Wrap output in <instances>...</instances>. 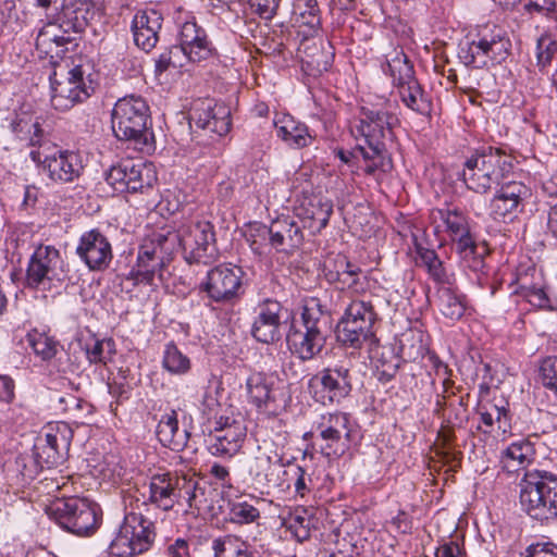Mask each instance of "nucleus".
I'll use <instances>...</instances> for the list:
<instances>
[{"instance_id":"1","label":"nucleus","mask_w":557,"mask_h":557,"mask_svg":"<svg viewBox=\"0 0 557 557\" xmlns=\"http://www.w3.org/2000/svg\"><path fill=\"white\" fill-rule=\"evenodd\" d=\"M325 317L318 298L304 301L300 317L295 318L286 335L289 351L299 360L307 362L315 359L324 349Z\"/></svg>"},{"instance_id":"2","label":"nucleus","mask_w":557,"mask_h":557,"mask_svg":"<svg viewBox=\"0 0 557 557\" xmlns=\"http://www.w3.org/2000/svg\"><path fill=\"white\" fill-rule=\"evenodd\" d=\"M430 218L434 232L446 235L465 267L474 272L484 268V260L478 253L470 219L463 210L456 206L436 208L431 211Z\"/></svg>"},{"instance_id":"3","label":"nucleus","mask_w":557,"mask_h":557,"mask_svg":"<svg viewBox=\"0 0 557 557\" xmlns=\"http://www.w3.org/2000/svg\"><path fill=\"white\" fill-rule=\"evenodd\" d=\"M111 122L117 139L131 141L139 150L153 149L149 107L144 98L134 95L120 98L112 109Z\"/></svg>"},{"instance_id":"4","label":"nucleus","mask_w":557,"mask_h":557,"mask_svg":"<svg viewBox=\"0 0 557 557\" xmlns=\"http://www.w3.org/2000/svg\"><path fill=\"white\" fill-rule=\"evenodd\" d=\"M164 239L163 249L174 253L183 249L187 262L208 264L214 261L216 248L214 245L213 225L208 221L185 223L177 230L162 227Z\"/></svg>"},{"instance_id":"5","label":"nucleus","mask_w":557,"mask_h":557,"mask_svg":"<svg viewBox=\"0 0 557 557\" xmlns=\"http://www.w3.org/2000/svg\"><path fill=\"white\" fill-rule=\"evenodd\" d=\"M40 506L49 520L76 535H90L100 523L99 506L87 498H48Z\"/></svg>"},{"instance_id":"6","label":"nucleus","mask_w":557,"mask_h":557,"mask_svg":"<svg viewBox=\"0 0 557 557\" xmlns=\"http://www.w3.org/2000/svg\"><path fill=\"white\" fill-rule=\"evenodd\" d=\"M520 505L534 520L557 517V475L545 470H529L520 481Z\"/></svg>"},{"instance_id":"7","label":"nucleus","mask_w":557,"mask_h":557,"mask_svg":"<svg viewBox=\"0 0 557 557\" xmlns=\"http://www.w3.org/2000/svg\"><path fill=\"white\" fill-rule=\"evenodd\" d=\"M510 48L511 42L503 29L485 26L460 42L458 58L466 66L484 69L504 62Z\"/></svg>"},{"instance_id":"8","label":"nucleus","mask_w":557,"mask_h":557,"mask_svg":"<svg viewBox=\"0 0 557 557\" xmlns=\"http://www.w3.org/2000/svg\"><path fill=\"white\" fill-rule=\"evenodd\" d=\"M510 163L500 149L488 147L475 151L465 162L462 180L468 189L486 194L494 185H499Z\"/></svg>"},{"instance_id":"9","label":"nucleus","mask_w":557,"mask_h":557,"mask_svg":"<svg viewBox=\"0 0 557 557\" xmlns=\"http://www.w3.org/2000/svg\"><path fill=\"white\" fill-rule=\"evenodd\" d=\"M37 164L42 173L54 183H71L78 178L84 170L83 158L78 151L64 150L50 141L37 127Z\"/></svg>"},{"instance_id":"10","label":"nucleus","mask_w":557,"mask_h":557,"mask_svg":"<svg viewBox=\"0 0 557 557\" xmlns=\"http://www.w3.org/2000/svg\"><path fill=\"white\" fill-rule=\"evenodd\" d=\"M153 523L141 513L128 512L109 546L115 557H134L147 552L154 541Z\"/></svg>"},{"instance_id":"11","label":"nucleus","mask_w":557,"mask_h":557,"mask_svg":"<svg viewBox=\"0 0 557 557\" xmlns=\"http://www.w3.org/2000/svg\"><path fill=\"white\" fill-rule=\"evenodd\" d=\"M398 124V117L392 111L391 106L361 107L358 122L351 128V134L357 140L362 139L368 147L386 146L394 137V127Z\"/></svg>"},{"instance_id":"12","label":"nucleus","mask_w":557,"mask_h":557,"mask_svg":"<svg viewBox=\"0 0 557 557\" xmlns=\"http://www.w3.org/2000/svg\"><path fill=\"white\" fill-rule=\"evenodd\" d=\"M161 236V230L153 232L139 246L136 263L126 277L134 285H152L156 274L171 260L173 253L163 249L164 239Z\"/></svg>"},{"instance_id":"13","label":"nucleus","mask_w":557,"mask_h":557,"mask_svg":"<svg viewBox=\"0 0 557 557\" xmlns=\"http://www.w3.org/2000/svg\"><path fill=\"white\" fill-rule=\"evenodd\" d=\"M308 388L315 401L338 404L352 389L350 369L345 364L324 368L309 380Z\"/></svg>"},{"instance_id":"14","label":"nucleus","mask_w":557,"mask_h":557,"mask_svg":"<svg viewBox=\"0 0 557 557\" xmlns=\"http://www.w3.org/2000/svg\"><path fill=\"white\" fill-rule=\"evenodd\" d=\"M249 404L259 412L276 416L284 407V394L280 379L273 373L251 372L246 379Z\"/></svg>"},{"instance_id":"15","label":"nucleus","mask_w":557,"mask_h":557,"mask_svg":"<svg viewBox=\"0 0 557 557\" xmlns=\"http://www.w3.org/2000/svg\"><path fill=\"white\" fill-rule=\"evenodd\" d=\"M317 441H320L321 453L331 458L342 456L350 444V419L344 412L321 414L315 422Z\"/></svg>"},{"instance_id":"16","label":"nucleus","mask_w":557,"mask_h":557,"mask_svg":"<svg viewBox=\"0 0 557 557\" xmlns=\"http://www.w3.org/2000/svg\"><path fill=\"white\" fill-rule=\"evenodd\" d=\"M106 181L117 193H137L151 187L157 174L151 163L125 159L111 166Z\"/></svg>"},{"instance_id":"17","label":"nucleus","mask_w":557,"mask_h":557,"mask_svg":"<svg viewBox=\"0 0 557 557\" xmlns=\"http://www.w3.org/2000/svg\"><path fill=\"white\" fill-rule=\"evenodd\" d=\"M64 7V15L73 18L81 24L82 22L87 21V15L89 13V3L87 0H79V4L72 3V0H63L62 3H59V0H37V10L42 9L45 11V26L49 29H45L42 27L37 34V49L39 46H45L47 44H55L60 46L63 41V37L60 36L59 27L57 25L60 16V8ZM41 14L37 11V16Z\"/></svg>"},{"instance_id":"18","label":"nucleus","mask_w":557,"mask_h":557,"mask_svg":"<svg viewBox=\"0 0 557 557\" xmlns=\"http://www.w3.org/2000/svg\"><path fill=\"white\" fill-rule=\"evenodd\" d=\"M209 435L208 449L216 457L232 458L242 448L247 428L239 417L220 414Z\"/></svg>"},{"instance_id":"19","label":"nucleus","mask_w":557,"mask_h":557,"mask_svg":"<svg viewBox=\"0 0 557 557\" xmlns=\"http://www.w3.org/2000/svg\"><path fill=\"white\" fill-rule=\"evenodd\" d=\"M48 78L50 82V102L57 110L65 111L90 96L81 66H75L69 71V76L63 82L57 79V71H53L52 74L49 73Z\"/></svg>"},{"instance_id":"20","label":"nucleus","mask_w":557,"mask_h":557,"mask_svg":"<svg viewBox=\"0 0 557 557\" xmlns=\"http://www.w3.org/2000/svg\"><path fill=\"white\" fill-rule=\"evenodd\" d=\"M243 271L226 264L211 269L201 283V289L215 302H232L239 297Z\"/></svg>"},{"instance_id":"21","label":"nucleus","mask_w":557,"mask_h":557,"mask_svg":"<svg viewBox=\"0 0 557 557\" xmlns=\"http://www.w3.org/2000/svg\"><path fill=\"white\" fill-rule=\"evenodd\" d=\"M529 188L521 182L503 183L490 201V215L494 221L513 222L523 211Z\"/></svg>"},{"instance_id":"22","label":"nucleus","mask_w":557,"mask_h":557,"mask_svg":"<svg viewBox=\"0 0 557 557\" xmlns=\"http://www.w3.org/2000/svg\"><path fill=\"white\" fill-rule=\"evenodd\" d=\"M178 49L185 59L190 62H201L212 55L213 47L208 39L206 30L196 23L194 16H188L184 21L177 20Z\"/></svg>"},{"instance_id":"23","label":"nucleus","mask_w":557,"mask_h":557,"mask_svg":"<svg viewBox=\"0 0 557 557\" xmlns=\"http://www.w3.org/2000/svg\"><path fill=\"white\" fill-rule=\"evenodd\" d=\"M76 255L90 271L106 270L113 259L109 239L97 228L87 231L81 236Z\"/></svg>"},{"instance_id":"24","label":"nucleus","mask_w":557,"mask_h":557,"mask_svg":"<svg viewBox=\"0 0 557 557\" xmlns=\"http://www.w3.org/2000/svg\"><path fill=\"white\" fill-rule=\"evenodd\" d=\"M283 306L280 301L264 299L256 308V317L251 325L252 337L263 344L280 341Z\"/></svg>"},{"instance_id":"25","label":"nucleus","mask_w":557,"mask_h":557,"mask_svg":"<svg viewBox=\"0 0 557 557\" xmlns=\"http://www.w3.org/2000/svg\"><path fill=\"white\" fill-rule=\"evenodd\" d=\"M190 121L197 127L218 136H224L231 129L230 109L212 99L198 100L191 109Z\"/></svg>"},{"instance_id":"26","label":"nucleus","mask_w":557,"mask_h":557,"mask_svg":"<svg viewBox=\"0 0 557 557\" xmlns=\"http://www.w3.org/2000/svg\"><path fill=\"white\" fill-rule=\"evenodd\" d=\"M332 213V200L320 195L305 197L299 207L296 208V215L301 220L302 226L308 228L311 234L320 233L325 228Z\"/></svg>"},{"instance_id":"27","label":"nucleus","mask_w":557,"mask_h":557,"mask_svg":"<svg viewBox=\"0 0 557 557\" xmlns=\"http://www.w3.org/2000/svg\"><path fill=\"white\" fill-rule=\"evenodd\" d=\"M162 16L156 10L138 11L132 21V32L135 45L148 52L159 40Z\"/></svg>"},{"instance_id":"28","label":"nucleus","mask_w":557,"mask_h":557,"mask_svg":"<svg viewBox=\"0 0 557 557\" xmlns=\"http://www.w3.org/2000/svg\"><path fill=\"white\" fill-rule=\"evenodd\" d=\"M178 475L170 472L154 474L149 481V502L158 508L168 511L177 503Z\"/></svg>"},{"instance_id":"29","label":"nucleus","mask_w":557,"mask_h":557,"mask_svg":"<svg viewBox=\"0 0 557 557\" xmlns=\"http://www.w3.org/2000/svg\"><path fill=\"white\" fill-rule=\"evenodd\" d=\"M62 260L59 251L51 246L37 247V289L45 277L49 281V288L61 287L63 277Z\"/></svg>"},{"instance_id":"30","label":"nucleus","mask_w":557,"mask_h":557,"mask_svg":"<svg viewBox=\"0 0 557 557\" xmlns=\"http://www.w3.org/2000/svg\"><path fill=\"white\" fill-rule=\"evenodd\" d=\"M276 134L293 148L308 147L313 141V135L308 126L295 120L290 114H281L274 119Z\"/></svg>"},{"instance_id":"31","label":"nucleus","mask_w":557,"mask_h":557,"mask_svg":"<svg viewBox=\"0 0 557 557\" xmlns=\"http://www.w3.org/2000/svg\"><path fill=\"white\" fill-rule=\"evenodd\" d=\"M373 324L352 322L342 319L338 324L337 338L345 346L352 349H371L375 344Z\"/></svg>"},{"instance_id":"32","label":"nucleus","mask_w":557,"mask_h":557,"mask_svg":"<svg viewBox=\"0 0 557 557\" xmlns=\"http://www.w3.org/2000/svg\"><path fill=\"white\" fill-rule=\"evenodd\" d=\"M385 147L386 146H382L376 149V147H364L361 144L357 145V151L360 152V158L363 162L360 168L366 175L373 177L379 184L393 168L392 160L386 153Z\"/></svg>"},{"instance_id":"33","label":"nucleus","mask_w":557,"mask_h":557,"mask_svg":"<svg viewBox=\"0 0 557 557\" xmlns=\"http://www.w3.org/2000/svg\"><path fill=\"white\" fill-rule=\"evenodd\" d=\"M156 433L160 443L172 450H181L187 444L188 433L178 428L177 413L174 410L162 414Z\"/></svg>"},{"instance_id":"34","label":"nucleus","mask_w":557,"mask_h":557,"mask_svg":"<svg viewBox=\"0 0 557 557\" xmlns=\"http://www.w3.org/2000/svg\"><path fill=\"white\" fill-rule=\"evenodd\" d=\"M515 294L535 308L546 309L550 307V299L541 282V277L535 282L527 273L519 274Z\"/></svg>"},{"instance_id":"35","label":"nucleus","mask_w":557,"mask_h":557,"mask_svg":"<svg viewBox=\"0 0 557 557\" xmlns=\"http://www.w3.org/2000/svg\"><path fill=\"white\" fill-rule=\"evenodd\" d=\"M533 445L525 440L511 443L502 456L504 469L508 472H516L524 468L533 458Z\"/></svg>"},{"instance_id":"36","label":"nucleus","mask_w":557,"mask_h":557,"mask_svg":"<svg viewBox=\"0 0 557 557\" xmlns=\"http://www.w3.org/2000/svg\"><path fill=\"white\" fill-rule=\"evenodd\" d=\"M438 309L447 319L457 321L467 310L466 298L453 288L443 286L438 289Z\"/></svg>"},{"instance_id":"37","label":"nucleus","mask_w":557,"mask_h":557,"mask_svg":"<svg viewBox=\"0 0 557 557\" xmlns=\"http://www.w3.org/2000/svg\"><path fill=\"white\" fill-rule=\"evenodd\" d=\"M162 368L172 375H185L191 369V360L174 343H168L162 354Z\"/></svg>"},{"instance_id":"38","label":"nucleus","mask_w":557,"mask_h":557,"mask_svg":"<svg viewBox=\"0 0 557 557\" xmlns=\"http://www.w3.org/2000/svg\"><path fill=\"white\" fill-rule=\"evenodd\" d=\"M60 354L61 345L59 342L46 335L37 337V356H39L41 361L46 363L48 374L60 372Z\"/></svg>"},{"instance_id":"39","label":"nucleus","mask_w":557,"mask_h":557,"mask_svg":"<svg viewBox=\"0 0 557 557\" xmlns=\"http://www.w3.org/2000/svg\"><path fill=\"white\" fill-rule=\"evenodd\" d=\"M398 91L401 101L409 109L418 113H426L430 110V102L417 79L398 86Z\"/></svg>"},{"instance_id":"40","label":"nucleus","mask_w":557,"mask_h":557,"mask_svg":"<svg viewBox=\"0 0 557 557\" xmlns=\"http://www.w3.org/2000/svg\"><path fill=\"white\" fill-rule=\"evenodd\" d=\"M248 473L256 486H269L274 474V465L271 457L263 453L255 456L249 463Z\"/></svg>"},{"instance_id":"41","label":"nucleus","mask_w":557,"mask_h":557,"mask_svg":"<svg viewBox=\"0 0 557 557\" xmlns=\"http://www.w3.org/2000/svg\"><path fill=\"white\" fill-rule=\"evenodd\" d=\"M387 67L397 87L416 79L413 66L404 52H396L387 62Z\"/></svg>"},{"instance_id":"42","label":"nucleus","mask_w":557,"mask_h":557,"mask_svg":"<svg viewBox=\"0 0 557 557\" xmlns=\"http://www.w3.org/2000/svg\"><path fill=\"white\" fill-rule=\"evenodd\" d=\"M178 480L177 503L185 500L190 508L199 509L202 503L200 497L205 496L203 488L199 487L198 481L191 476L178 475Z\"/></svg>"},{"instance_id":"43","label":"nucleus","mask_w":557,"mask_h":557,"mask_svg":"<svg viewBox=\"0 0 557 557\" xmlns=\"http://www.w3.org/2000/svg\"><path fill=\"white\" fill-rule=\"evenodd\" d=\"M336 280L343 284V287L359 292V282L362 275L361 269L351 263L345 257L336 260Z\"/></svg>"},{"instance_id":"44","label":"nucleus","mask_w":557,"mask_h":557,"mask_svg":"<svg viewBox=\"0 0 557 557\" xmlns=\"http://www.w3.org/2000/svg\"><path fill=\"white\" fill-rule=\"evenodd\" d=\"M481 421L487 425H497V429L503 433L507 432L510 428L508 411L505 406L495 404H486L480 409Z\"/></svg>"},{"instance_id":"45","label":"nucleus","mask_w":557,"mask_h":557,"mask_svg":"<svg viewBox=\"0 0 557 557\" xmlns=\"http://www.w3.org/2000/svg\"><path fill=\"white\" fill-rule=\"evenodd\" d=\"M344 320L352 322H362L363 324H373L376 313L370 301L356 299L350 302L345 311Z\"/></svg>"},{"instance_id":"46","label":"nucleus","mask_w":557,"mask_h":557,"mask_svg":"<svg viewBox=\"0 0 557 557\" xmlns=\"http://www.w3.org/2000/svg\"><path fill=\"white\" fill-rule=\"evenodd\" d=\"M400 351L409 359H416L423 356L425 346L423 333L420 330H408L401 334L399 339Z\"/></svg>"},{"instance_id":"47","label":"nucleus","mask_w":557,"mask_h":557,"mask_svg":"<svg viewBox=\"0 0 557 557\" xmlns=\"http://www.w3.org/2000/svg\"><path fill=\"white\" fill-rule=\"evenodd\" d=\"M557 53V40L549 34L541 35L536 40V65L541 71L548 67Z\"/></svg>"},{"instance_id":"48","label":"nucleus","mask_w":557,"mask_h":557,"mask_svg":"<svg viewBox=\"0 0 557 557\" xmlns=\"http://www.w3.org/2000/svg\"><path fill=\"white\" fill-rule=\"evenodd\" d=\"M115 354V344L112 338L97 339L91 346H87V359L91 363L107 364Z\"/></svg>"},{"instance_id":"49","label":"nucleus","mask_w":557,"mask_h":557,"mask_svg":"<svg viewBox=\"0 0 557 557\" xmlns=\"http://www.w3.org/2000/svg\"><path fill=\"white\" fill-rule=\"evenodd\" d=\"M230 521L236 524H249L260 518V511L247 502H234L230 504Z\"/></svg>"},{"instance_id":"50","label":"nucleus","mask_w":557,"mask_h":557,"mask_svg":"<svg viewBox=\"0 0 557 557\" xmlns=\"http://www.w3.org/2000/svg\"><path fill=\"white\" fill-rule=\"evenodd\" d=\"M185 60L182 49H178L176 46H172L158 57L156 60L154 72L157 75H161L170 69L183 67Z\"/></svg>"},{"instance_id":"51","label":"nucleus","mask_w":557,"mask_h":557,"mask_svg":"<svg viewBox=\"0 0 557 557\" xmlns=\"http://www.w3.org/2000/svg\"><path fill=\"white\" fill-rule=\"evenodd\" d=\"M39 450L37 451V467H40V472L37 470V478L44 473L45 468L48 472L54 473L53 468L62 461V455L53 446L40 445Z\"/></svg>"},{"instance_id":"52","label":"nucleus","mask_w":557,"mask_h":557,"mask_svg":"<svg viewBox=\"0 0 557 557\" xmlns=\"http://www.w3.org/2000/svg\"><path fill=\"white\" fill-rule=\"evenodd\" d=\"M541 382L557 398V357L552 356L545 358L540 367Z\"/></svg>"},{"instance_id":"53","label":"nucleus","mask_w":557,"mask_h":557,"mask_svg":"<svg viewBox=\"0 0 557 557\" xmlns=\"http://www.w3.org/2000/svg\"><path fill=\"white\" fill-rule=\"evenodd\" d=\"M255 230L257 231L256 235L261 237V239H269V245L271 248L281 250L283 249V246L287 245V242L284 238V234L277 226L276 222H274L271 226L255 223Z\"/></svg>"},{"instance_id":"54","label":"nucleus","mask_w":557,"mask_h":557,"mask_svg":"<svg viewBox=\"0 0 557 557\" xmlns=\"http://www.w3.org/2000/svg\"><path fill=\"white\" fill-rule=\"evenodd\" d=\"M276 223H277V226L280 227V230L284 234V238L287 242V246L296 247L301 243L302 236H301L300 227L294 221H289L288 219H283V220L276 221Z\"/></svg>"},{"instance_id":"55","label":"nucleus","mask_w":557,"mask_h":557,"mask_svg":"<svg viewBox=\"0 0 557 557\" xmlns=\"http://www.w3.org/2000/svg\"><path fill=\"white\" fill-rule=\"evenodd\" d=\"M240 545V539L236 535H225L223 537L215 539L212 543L214 550V557H222L224 553H231Z\"/></svg>"},{"instance_id":"56","label":"nucleus","mask_w":557,"mask_h":557,"mask_svg":"<svg viewBox=\"0 0 557 557\" xmlns=\"http://www.w3.org/2000/svg\"><path fill=\"white\" fill-rule=\"evenodd\" d=\"M57 472L50 473L49 475H44L39 479L37 485V493L50 495L53 492H57L64 484L63 476H57Z\"/></svg>"},{"instance_id":"57","label":"nucleus","mask_w":557,"mask_h":557,"mask_svg":"<svg viewBox=\"0 0 557 557\" xmlns=\"http://www.w3.org/2000/svg\"><path fill=\"white\" fill-rule=\"evenodd\" d=\"M280 0H252V7L260 17L271 20L278 8Z\"/></svg>"},{"instance_id":"58","label":"nucleus","mask_w":557,"mask_h":557,"mask_svg":"<svg viewBox=\"0 0 557 557\" xmlns=\"http://www.w3.org/2000/svg\"><path fill=\"white\" fill-rule=\"evenodd\" d=\"M428 273L430 276L440 284H447L450 285L453 283V275L449 274L444 267L441 259H438L436 262H434L431 267L428 269Z\"/></svg>"},{"instance_id":"59","label":"nucleus","mask_w":557,"mask_h":557,"mask_svg":"<svg viewBox=\"0 0 557 557\" xmlns=\"http://www.w3.org/2000/svg\"><path fill=\"white\" fill-rule=\"evenodd\" d=\"M35 265V251L29 256L28 265L26 271V276L23 277L22 270H14L11 273V280L13 283H18L20 281H24V286L28 288H33L35 283V274L33 272V267Z\"/></svg>"},{"instance_id":"60","label":"nucleus","mask_w":557,"mask_h":557,"mask_svg":"<svg viewBox=\"0 0 557 557\" xmlns=\"http://www.w3.org/2000/svg\"><path fill=\"white\" fill-rule=\"evenodd\" d=\"M257 231L255 230V224L249 226L247 242L249 243L252 251L259 256L268 253V248H271L269 245V239H261V237L257 236Z\"/></svg>"},{"instance_id":"61","label":"nucleus","mask_w":557,"mask_h":557,"mask_svg":"<svg viewBox=\"0 0 557 557\" xmlns=\"http://www.w3.org/2000/svg\"><path fill=\"white\" fill-rule=\"evenodd\" d=\"M59 428V424L49 423L48 425L41 429L37 440L44 442L41 443V445L53 446L54 448H58Z\"/></svg>"},{"instance_id":"62","label":"nucleus","mask_w":557,"mask_h":557,"mask_svg":"<svg viewBox=\"0 0 557 557\" xmlns=\"http://www.w3.org/2000/svg\"><path fill=\"white\" fill-rule=\"evenodd\" d=\"M435 557H467L465 549L456 542H444L435 550Z\"/></svg>"},{"instance_id":"63","label":"nucleus","mask_w":557,"mask_h":557,"mask_svg":"<svg viewBox=\"0 0 557 557\" xmlns=\"http://www.w3.org/2000/svg\"><path fill=\"white\" fill-rule=\"evenodd\" d=\"M527 557H557V545L553 543H536L528 548Z\"/></svg>"},{"instance_id":"64","label":"nucleus","mask_w":557,"mask_h":557,"mask_svg":"<svg viewBox=\"0 0 557 557\" xmlns=\"http://www.w3.org/2000/svg\"><path fill=\"white\" fill-rule=\"evenodd\" d=\"M170 557H190L188 543L183 539H177L168 547Z\"/></svg>"}]
</instances>
